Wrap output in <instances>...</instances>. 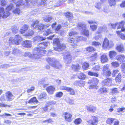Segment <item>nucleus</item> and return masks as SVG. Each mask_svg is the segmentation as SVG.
Returning <instances> with one entry per match:
<instances>
[{
	"label": "nucleus",
	"mask_w": 125,
	"mask_h": 125,
	"mask_svg": "<svg viewBox=\"0 0 125 125\" xmlns=\"http://www.w3.org/2000/svg\"><path fill=\"white\" fill-rule=\"evenodd\" d=\"M49 44L48 42H43L39 44L38 47L34 49V53L32 54L29 52H26L24 53V56L35 59L39 58L45 53L46 51L45 50V47Z\"/></svg>",
	"instance_id": "1"
},
{
	"label": "nucleus",
	"mask_w": 125,
	"mask_h": 125,
	"mask_svg": "<svg viewBox=\"0 0 125 125\" xmlns=\"http://www.w3.org/2000/svg\"><path fill=\"white\" fill-rule=\"evenodd\" d=\"M46 60L52 66L56 68L60 69L62 67L61 64L54 58H48L46 59Z\"/></svg>",
	"instance_id": "2"
},
{
	"label": "nucleus",
	"mask_w": 125,
	"mask_h": 125,
	"mask_svg": "<svg viewBox=\"0 0 125 125\" xmlns=\"http://www.w3.org/2000/svg\"><path fill=\"white\" fill-rule=\"evenodd\" d=\"M22 40L21 38L19 35H16L15 38L10 37L9 39L8 43L10 45H19Z\"/></svg>",
	"instance_id": "3"
},
{
	"label": "nucleus",
	"mask_w": 125,
	"mask_h": 125,
	"mask_svg": "<svg viewBox=\"0 0 125 125\" xmlns=\"http://www.w3.org/2000/svg\"><path fill=\"white\" fill-rule=\"evenodd\" d=\"M86 24L82 22H79L77 25L78 27L81 30V33L87 37H88L89 35V31L88 30H86Z\"/></svg>",
	"instance_id": "4"
},
{
	"label": "nucleus",
	"mask_w": 125,
	"mask_h": 125,
	"mask_svg": "<svg viewBox=\"0 0 125 125\" xmlns=\"http://www.w3.org/2000/svg\"><path fill=\"white\" fill-rule=\"evenodd\" d=\"M53 45H56L57 47H54L55 50L60 51L66 48L65 45L63 44H61L60 43L59 40L58 38L54 39L53 42Z\"/></svg>",
	"instance_id": "5"
},
{
	"label": "nucleus",
	"mask_w": 125,
	"mask_h": 125,
	"mask_svg": "<svg viewBox=\"0 0 125 125\" xmlns=\"http://www.w3.org/2000/svg\"><path fill=\"white\" fill-rule=\"evenodd\" d=\"M109 66L107 65H104L103 67V74L104 75L107 76H110L111 74V72L110 71V69L109 68Z\"/></svg>",
	"instance_id": "6"
},
{
	"label": "nucleus",
	"mask_w": 125,
	"mask_h": 125,
	"mask_svg": "<svg viewBox=\"0 0 125 125\" xmlns=\"http://www.w3.org/2000/svg\"><path fill=\"white\" fill-rule=\"evenodd\" d=\"M72 59V57L69 53H66L64 57L65 62L66 64L71 63Z\"/></svg>",
	"instance_id": "7"
},
{
	"label": "nucleus",
	"mask_w": 125,
	"mask_h": 125,
	"mask_svg": "<svg viewBox=\"0 0 125 125\" xmlns=\"http://www.w3.org/2000/svg\"><path fill=\"white\" fill-rule=\"evenodd\" d=\"M60 89L62 90H66L70 92V94L72 95L75 94L74 90L73 88L66 86H61L60 87Z\"/></svg>",
	"instance_id": "8"
},
{
	"label": "nucleus",
	"mask_w": 125,
	"mask_h": 125,
	"mask_svg": "<svg viewBox=\"0 0 125 125\" xmlns=\"http://www.w3.org/2000/svg\"><path fill=\"white\" fill-rule=\"evenodd\" d=\"M112 82L111 79L110 78H108L102 81V84L103 86H109L111 85Z\"/></svg>",
	"instance_id": "9"
},
{
	"label": "nucleus",
	"mask_w": 125,
	"mask_h": 125,
	"mask_svg": "<svg viewBox=\"0 0 125 125\" xmlns=\"http://www.w3.org/2000/svg\"><path fill=\"white\" fill-rule=\"evenodd\" d=\"M117 29L121 28L122 31H125V27H124V25L125 24V21H122L119 22H117Z\"/></svg>",
	"instance_id": "10"
},
{
	"label": "nucleus",
	"mask_w": 125,
	"mask_h": 125,
	"mask_svg": "<svg viewBox=\"0 0 125 125\" xmlns=\"http://www.w3.org/2000/svg\"><path fill=\"white\" fill-rule=\"evenodd\" d=\"M5 95L8 101H12L14 97V96L10 91H8L6 92Z\"/></svg>",
	"instance_id": "11"
},
{
	"label": "nucleus",
	"mask_w": 125,
	"mask_h": 125,
	"mask_svg": "<svg viewBox=\"0 0 125 125\" xmlns=\"http://www.w3.org/2000/svg\"><path fill=\"white\" fill-rule=\"evenodd\" d=\"M13 5L12 4H10L7 7L6 9V13L3 16L4 18H6L10 14V13L9 12V11L10 10L13 8Z\"/></svg>",
	"instance_id": "12"
},
{
	"label": "nucleus",
	"mask_w": 125,
	"mask_h": 125,
	"mask_svg": "<svg viewBox=\"0 0 125 125\" xmlns=\"http://www.w3.org/2000/svg\"><path fill=\"white\" fill-rule=\"evenodd\" d=\"M68 42L71 43V44L72 47L73 48H75L77 46L76 43L77 41L75 40L73 38H69L68 40Z\"/></svg>",
	"instance_id": "13"
},
{
	"label": "nucleus",
	"mask_w": 125,
	"mask_h": 125,
	"mask_svg": "<svg viewBox=\"0 0 125 125\" xmlns=\"http://www.w3.org/2000/svg\"><path fill=\"white\" fill-rule=\"evenodd\" d=\"M22 45L28 48H31L32 46V42L30 41L26 40L23 42Z\"/></svg>",
	"instance_id": "14"
},
{
	"label": "nucleus",
	"mask_w": 125,
	"mask_h": 125,
	"mask_svg": "<svg viewBox=\"0 0 125 125\" xmlns=\"http://www.w3.org/2000/svg\"><path fill=\"white\" fill-rule=\"evenodd\" d=\"M72 115L69 113H65V120L68 122H71L72 120Z\"/></svg>",
	"instance_id": "15"
},
{
	"label": "nucleus",
	"mask_w": 125,
	"mask_h": 125,
	"mask_svg": "<svg viewBox=\"0 0 125 125\" xmlns=\"http://www.w3.org/2000/svg\"><path fill=\"white\" fill-rule=\"evenodd\" d=\"M109 46V42L106 38H105L103 42V47L104 48H106Z\"/></svg>",
	"instance_id": "16"
},
{
	"label": "nucleus",
	"mask_w": 125,
	"mask_h": 125,
	"mask_svg": "<svg viewBox=\"0 0 125 125\" xmlns=\"http://www.w3.org/2000/svg\"><path fill=\"white\" fill-rule=\"evenodd\" d=\"M86 109L89 111L94 113L96 110V108L92 105H90L86 107Z\"/></svg>",
	"instance_id": "17"
},
{
	"label": "nucleus",
	"mask_w": 125,
	"mask_h": 125,
	"mask_svg": "<svg viewBox=\"0 0 125 125\" xmlns=\"http://www.w3.org/2000/svg\"><path fill=\"white\" fill-rule=\"evenodd\" d=\"M23 0H18V1L16 2V0H11V2H13L15 3H16V6L17 7L20 5H23L24 4L23 2Z\"/></svg>",
	"instance_id": "18"
},
{
	"label": "nucleus",
	"mask_w": 125,
	"mask_h": 125,
	"mask_svg": "<svg viewBox=\"0 0 125 125\" xmlns=\"http://www.w3.org/2000/svg\"><path fill=\"white\" fill-rule=\"evenodd\" d=\"M55 90V88L51 86L48 87L46 88L48 92L50 94H52Z\"/></svg>",
	"instance_id": "19"
},
{
	"label": "nucleus",
	"mask_w": 125,
	"mask_h": 125,
	"mask_svg": "<svg viewBox=\"0 0 125 125\" xmlns=\"http://www.w3.org/2000/svg\"><path fill=\"white\" fill-rule=\"evenodd\" d=\"M92 119H91L92 125H97L98 122V118L94 116H92Z\"/></svg>",
	"instance_id": "20"
},
{
	"label": "nucleus",
	"mask_w": 125,
	"mask_h": 125,
	"mask_svg": "<svg viewBox=\"0 0 125 125\" xmlns=\"http://www.w3.org/2000/svg\"><path fill=\"white\" fill-rule=\"evenodd\" d=\"M109 56L111 59H113L117 55L116 52L114 51H110L109 53Z\"/></svg>",
	"instance_id": "21"
},
{
	"label": "nucleus",
	"mask_w": 125,
	"mask_h": 125,
	"mask_svg": "<svg viewBox=\"0 0 125 125\" xmlns=\"http://www.w3.org/2000/svg\"><path fill=\"white\" fill-rule=\"evenodd\" d=\"M99 82L98 80L96 78H94L92 79L88 82L89 84L92 83L96 85Z\"/></svg>",
	"instance_id": "22"
},
{
	"label": "nucleus",
	"mask_w": 125,
	"mask_h": 125,
	"mask_svg": "<svg viewBox=\"0 0 125 125\" xmlns=\"http://www.w3.org/2000/svg\"><path fill=\"white\" fill-rule=\"evenodd\" d=\"M31 0H25L26 2V5H27L29 7L30 6L29 5L30 4H32L34 5L37 2V0H32V1H31Z\"/></svg>",
	"instance_id": "23"
},
{
	"label": "nucleus",
	"mask_w": 125,
	"mask_h": 125,
	"mask_svg": "<svg viewBox=\"0 0 125 125\" xmlns=\"http://www.w3.org/2000/svg\"><path fill=\"white\" fill-rule=\"evenodd\" d=\"M106 28L105 26L99 27L98 30L97 32L98 33H100L103 31L104 32L106 31Z\"/></svg>",
	"instance_id": "24"
},
{
	"label": "nucleus",
	"mask_w": 125,
	"mask_h": 125,
	"mask_svg": "<svg viewBox=\"0 0 125 125\" xmlns=\"http://www.w3.org/2000/svg\"><path fill=\"white\" fill-rule=\"evenodd\" d=\"M101 62L102 63H105L107 62L108 59L106 55L103 54L101 56Z\"/></svg>",
	"instance_id": "25"
},
{
	"label": "nucleus",
	"mask_w": 125,
	"mask_h": 125,
	"mask_svg": "<svg viewBox=\"0 0 125 125\" xmlns=\"http://www.w3.org/2000/svg\"><path fill=\"white\" fill-rule=\"evenodd\" d=\"M125 58L124 55H119L117 56L116 57V59L120 62H123L124 59Z\"/></svg>",
	"instance_id": "26"
},
{
	"label": "nucleus",
	"mask_w": 125,
	"mask_h": 125,
	"mask_svg": "<svg viewBox=\"0 0 125 125\" xmlns=\"http://www.w3.org/2000/svg\"><path fill=\"white\" fill-rule=\"evenodd\" d=\"M29 26L26 25H24L21 28L20 31L21 34H23L25 32L27 31L28 29Z\"/></svg>",
	"instance_id": "27"
},
{
	"label": "nucleus",
	"mask_w": 125,
	"mask_h": 125,
	"mask_svg": "<svg viewBox=\"0 0 125 125\" xmlns=\"http://www.w3.org/2000/svg\"><path fill=\"white\" fill-rule=\"evenodd\" d=\"M116 49L119 52H122L124 51V48L122 45H120L116 47Z\"/></svg>",
	"instance_id": "28"
},
{
	"label": "nucleus",
	"mask_w": 125,
	"mask_h": 125,
	"mask_svg": "<svg viewBox=\"0 0 125 125\" xmlns=\"http://www.w3.org/2000/svg\"><path fill=\"white\" fill-rule=\"evenodd\" d=\"M39 21L37 20L34 21L31 25V28H36L38 27Z\"/></svg>",
	"instance_id": "29"
},
{
	"label": "nucleus",
	"mask_w": 125,
	"mask_h": 125,
	"mask_svg": "<svg viewBox=\"0 0 125 125\" xmlns=\"http://www.w3.org/2000/svg\"><path fill=\"white\" fill-rule=\"evenodd\" d=\"M79 75H78V78L80 79L84 80L86 77V76L84 73L81 72H79Z\"/></svg>",
	"instance_id": "30"
},
{
	"label": "nucleus",
	"mask_w": 125,
	"mask_h": 125,
	"mask_svg": "<svg viewBox=\"0 0 125 125\" xmlns=\"http://www.w3.org/2000/svg\"><path fill=\"white\" fill-rule=\"evenodd\" d=\"M119 91L118 89L114 88H113L111 90V93L112 95L116 94L119 93Z\"/></svg>",
	"instance_id": "31"
},
{
	"label": "nucleus",
	"mask_w": 125,
	"mask_h": 125,
	"mask_svg": "<svg viewBox=\"0 0 125 125\" xmlns=\"http://www.w3.org/2000/svg\"><path fill=\"white\" fill-rule=\"evenodd\" d=\"M12 53L15 55L20 53L21 52L20 50L16 48H13L12 49Z\"/></svg>",
	"instance_id": "32"
},
{
	"label": "nucleus",
	"mask_w": 125,
	"mask_h": 125,
	"mask_svg": "<svg viewBox=\"0 0 125 125\" xmlns=\"http://www.w3.org/2000/svg\"><path fill=\"white\" fill-rule=\"evenodd\" d=\"M72 67L73 70L76 71L79 70L80 68V67L78 64L73 65H72Z\"/></svg>",
	"instance_id": "33"
},
{
	"label": "nucleus",
	"mask_w": 125,
	"mask_h": 125,
	"mask_svg": "<svg viewBox=\"0 0 125 125\" xmlns=\"http://www.w3.org/2000/svg\"><path fill=\"white\" fill-rule=\"evenodd\" d=\"M115 120V118H108L107 120L106 123L107 124L111 125L112 123L114 122Z\"/></svg>",
	"instance_id": "34"
},
{
	"label": "nucleus",
	"mask_w": 125,
	"mask_h": 125,
	"mask_svg": "<svg viewBox=\"0 0 125 125\" xmlns=\"http://www.w3.org/2000/svg\"><path fill=\"white\" fill-rule=\"evenodd\" d=\"M76 41L77 42H79L81 41H85L86 40V39L82 36H78L76 38Z\"/></svg>",
	"instance_id": "35"
},
{
	"label": "nucleus",
	"mask_w": 125,
	"mask_h": 125,
	"mask_svg": "<svg viewBox=\"0 0 125 125\" xmlns=\"http://www.w3.org/2000/svg\"><path fill=\"white\" fill-rule=\"evenodd\" d=\"M52 17L51 16H48L43 18L44 20L47 22L50 21L52 19Z\"/></svg>",
	"instance_id": "36"
},
{
	"label": "nucleus",
	"mask_w": 125,
	"mask_h": 125,
	"mask_svg": "<svg viewBox=\"0 0 125 125\" xmlns=\"http://www.w3.org/2000/svg\"><path fill=\"white\" fill-rule=\"evenodd\" d=\"M97 57V54L96 53L93 54L90 57V60L91 61H95Z\"/></svg>",
	"instance_id": "37"
},
{
	"label": "nucleus",
	"mask_w": 125,
	"mask_h": 125,
	"mask_svg": "<svg viewBox=\"0 0 125 125\" xmlns=\"http://www.w3.org/2000/svg\"><path fill=\"white\" fill-rule=\"evenodd\" d=\"M34 33V32L32 30L29 31L28 32L26 33L24 35L26 37L31 36L33 35Z\"/></svg>",
	"instance_id": "38"
},
{
	"label": "nucleus",
	"mask_w": 125,
	"mask_h": 125,
	"mask_svg": "<svg viewBox=\"0 0 125 125\" xmlns=\"http://www.w3.org/2000/svg\"><path fill=\"white\" fill-rule=\"evenodd\" d=\"M112 66L114 68L118 67L119 65V64L117 62H112L111 63Z\"/></svg>",
	"instance_id": "39"
},
{
	"label": "nucleus",
	"mask_w": 125,
	"mask_h": 125,
	"mask_svg": "<svg viewBox=\"0 0 125 125\" xmlns=\"http://www.w3.org/2000/svg\"><path fill=\"white\" fill-rule=\"evenodd\" d=\"M108 2L111 6H114L116 5V0H108Z\"/></svg>",
	"instance_id": "40"
},
{
	"label": "nucleus",
	"mask_w": 125,
	"mask_h": 125,
	"mask_svg": "<svg viewBox=\"0 0 125 125\" xmlns=\"http://www.w3.org/2000/svg\"><path fill=\"white\" fill-rule=\"evenodd\" d=\"M121 74L119 73L115 79V80L116 82H120L121 81Z\"/></svg>",
	"instance_id": "41"
},
{
	"label": "nucleus",
	"mask_w": 125,
	"mask_h": 125,
	"mask_svg": "<svg viewBox=\"0 0 125 125\" xmlns=\"http://www.w3.org/2000/svg\"><path fill=\"white\" fill-rule=\"evenodd\" d=\"M38 102L37 100L36 97H33L31 98L29 101L28 102L29 103H38Z\"/></svg>",
	"instance_id": "42"
},
{
	"label": "nucleus",
	"mask_w": 125,
	"mask_h": 125,
	"mask_svg": "<svg viewBox=\"0 0 125 125\" xmlns=\"http://www.w3.org/2000/svg\"><path fill=\"white\" fill-rule=\"evenodd\" d=\"M82 121V119L80 118H78L76 119L74 122L75 124L78 125L80 124Z\"/></svg>",
	"instance_id": "43"
},
{
	"label": "nucleus",
	"mask_w": 125,
	"mask_h": 125,
	"mask_svg": "<svg viewBox=\"0 0 125 125\" xmlns=\"http://www.w3.org/2000/svg\"><path fill=\"white\" fill-rule=\"evenodd\" d=\"M89 67L88 63H84L83 64L82 66V68L84 70H87Z\"/></svg>",
	"instance_id": "44"
},
{
	"label": "nucleus",
	"mask_w": 125,
	"mask_h": 125,
	"mask_svg": "<svg viewBox=\"0 0 125 125\" xmlns=\"http://www.w3.org/2000/svg\"><path fill=\"white\" fill-rule=\"evenodd\" d=\"M40 12V10L38 9H37L36 10L32 11L31 12V14L34 15L36 14H38Z\"/></svg>",
	"instance_id": "45"
},
{
	"label": "nucleus",
	"mask_w": 125,
	"mask_h": 125,
	"mask_svg": "<svg viewBox=\"0 0 125 125\" xmlns=\"http://www.w3.org/2000/svg\"><path fill=\"white\" fill-rule=\"evenodd\" d=\"M65 15L66 17L68 18H70L71 19L73 18V16L72 13L69 12H67L66 13Z\"/></svg>",
	"instance_id": "46"
},
{
	"label": "nucleus",
	"mask_w": 125,
	"mask_h": 125,
	"mask_svg": "<svg viewBox=\"0 0 125 125\" xmlns=\"http://www.w3.org/2000/svg\"><path fill=\"white\" fill-rule=\"evenodd\" d=\"M56 103L55 101H52L51 102H46V104L49 106L50 105H55Z\"/></svg>",
	"instance_id": "47"
},
{
	"label": "nucleus",
	"mask_w": 125,
	"mask_h": 125,
	"mask_svg": "<svg viewBox=\"0 0 125 125\" xmlns=\"http://www.w3.org/2000/svg\"><path fill=\"white\" fill-rule=\"evenodd\" d=\"M35 38L37 41H39L44 40L45 39V37L40 36L36 37Z\"/></svg>",
	"instance_id": "48"
},
{
	"label": "nucleus",
	"mask_w": 125,
	"mask_h": 125,
	"mask_svg": "<svg viewBox=\"0 0 125 125\" xmlns=\"http://www.w3.org/2000/svg\"><path fill=\"white\" fill-rule=\"evenodd\" d=\"M88 74L89 75H93L96 77H98V74L96 73L92 72L90 71H89L88 72Z\"/></svg>",
	"instance_id": "49"
},
{
	"label": "nucleus",
	"mask_w": 125,
	"mask_h": 125,
	"mask_svg": "<svg viewBox=\"0 0 125 125\" xmlns=\"http://www.w3.org/2000/svg\"><path fill=\"white\" fill-rule=\"evenodd\" d=\"M46 95L45 93H43L41 94L38 97L39 98L41 99L42 98H44Z\"/></svg>",
	"instance_id": "50"
},
{
	"label": "nucleus",
	"mask_w": 125,
	"mask_h": 125,
	"mask_svg": "<svg viewBox=\"0 0 125 125\" xmlns=\"http://www.w3.org/2000/svg\"><path fill=\"white\" fill-rule=\"evenodd\" d=\"M76 33H77L74 31L71 30H70L69 33V35L70 36H72L75 35Z\"/></svg>",
	"instance_id": "51"
},
{
	"label": "nucleus",
	"mask_w": 125,
	"mask_h": 125,
	"mask_svg": "<svg viewBox=\"0 0 125 125\" xmlns=\"http://www.w3.org/2000/svg\"><path fill=\"white\" fill-rule=\"evenodd\" d=\"M90 27L91 29L93 31L95 30L97 27V26L94 25H91Z\"/></svg>",
	"instance_id": "52"
},
{
	"label": "nucleus",
	"mask_w": 125,
	"mask_h": 125,
	"mask_svg": "<svg viewBox=\"0 0 125 125\" xmlns=\"http://www.w3.org/2000/svg\"><path fill=\"white\" fill-rule=\"evenodd\" d=\"M63 95V93L61 92L57 93L56 94V96L57 97H60Z\"/></svg>",
	"instance_id": "53"
},
{
	"label": "nucleus",
	"mask_w": 125,
	"mask_h": 125,
	"mask_svg": "<svg viewBox=\"0 0 125 125\" xmlns=\"http://www.w3.org/2000/svg\"><path fill=\"white\" fill-rule=\"evenodd\" d=\"M38 28L40 30H42L44 29L43 24H39Z\"/></svg>",
	"instance_id": "54"
},
{
	"label": "nucleus",
	"mask_w": 125,
	"mask_h": 125,
	"mask_svg": "<svg viewBox=\"0 0 125 125\" xmlns=\"http://www.w3.org/2000/svg\"><path fill=\"white\" fill-rule=\"evenodd\" d=\"M100 90L101 93H104L107 92V90L106 88H101Z\"/></svg>",
	"instance_id": "55"
},
{
	"label": "nucleus",
	"mask_w": 125,
	"mask_h": 125,
	"mask_svg": "<svg viewBox=\"0 0 125 125\" xmlns=\"http://www.w3.org/2000/svg\"><path fill=\"white\" fill-rule=\"evenodd\" d=\"M86 50L87 51L89 52H91L93 51H95L94 48L92 47H89L87 48Z\"/></svg>",
	"instance_id": "56"
},
{
	"label": "nucleus",
	"mask_w": 125,
	"mask_h": 125,
	"mask_svg": "<svg viewBox=\"0 0 125 125\" xmlns=\"http://www.w3.org/2000/svg\"><path fill=\"white\" fill-rule=\"evenodd\" d=\"M122 71L124 73H125V63H123L121 65Z\"/></svg>",
	"instance_id": "57"
},
{
	"label": "nucleus",
	"mask_w": 125,
	"mask_h": 125,
	"mask_svg": "<svg viewBox=\"0 0 125 125\" xmlns=\"http://www.w3.org/2000/svg\"><path fill=\"white\" fill-rule=\"evenodd\" d=\"M0 13H2L3 14V15H2V17H3V16H4V15L6 13V12H4V9L2 7L0 8ZM3 18H4L3 17Z\"/></svg>",
	"instance_id": "58"
},
{
	"label": "nucleus",
	"mask_w": 125,
	"mask_h": 125,
	"mask_svg": "<svg viewBox=\"0 0 125 125\" xmlns=\"http://www.w3.org/2000/svg\"><path fill=\"white\" fill-rule=\"evenodd\" d=\"M83 82H84L83 81H76L75 82L76 83V84H77L80 86H81L83 85Z\"/></svg>",
	"instance_id": "59"
},
{
	"label": "nucleus",
	"mask_w": 125,
	"mask_h": 125,
	"mask_svg": "<svg viewBox=\"0 0 125 125\" xmlns=\"http://www.w3.org/2000/svg\"><path fill=\"white\" fill-rule=\"evenodd\" d=\"M0 107H10V105H7L6 104H5L4 103H0Z\"/></svg>",
	"instance_id": "60"
},
{
	"label": "nucleus",
	"mask_w": 125,
	"mask_h": 125,
	"mask_svg": "<svg viewBox=\"0 0 125 125\" xmlns=\"http://www.w3.org/2000/svg\"><path fill=\"white\" fill-rule=\"evenodd\" d=\"M20 10L19 8H16L13 11V12L14 13L19 14L20 13Z\"/></svg>",
	"instance_id": "61"
},
{
	"label": "nucleus",
	"mask_w": 125,
	"mask_h": 125,
	"mask_svg": "<svg viewBox=\"0 0 125 125\" xmlns=\"http://www.w3.org/2000/svg\"><path fill=\"white\" fill-rule=\"evenodd\" d=\"M9 67V66L7 64H4L1 65L0 66L1 68H6Z\"/></svg>",
	"instance_id": "62"
},
{
	"label": "nucleus",
	"mask_w": 125,
	"mask_h": 125,
	"mask_svg": "<svg viewBox=\"0 0 125 125\" xmlns=\"http://www.w3.org/2000/svg\"><path fill=\"white\" fill-rule=\"evenodd\" d=\"M52 33L51 31L49 29H48L46 31V32L44 34L47 35L50 34Z\"/></svg>",
	"instance_id": "63"
},
{
	"label": "nucleus",
	"mask_w": 125,
	"mask_h": 125,
	"mask_svg": "<svg viewBox=\"0 0 125 125\" xmlns=\"http://www.w3.org/2000/svg\"><path fill=\"white\" fill-rule=\"evenodd\" d=\"M93 69L94 70L98 71L100 69V68L99 66L97 65L93 67Z\"/></svg>",
	"instance_id": "64"
}]
</instances>
